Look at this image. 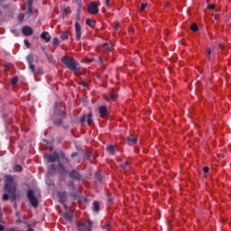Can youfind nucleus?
<instances>
[{"label": "nucleus", "mask_w": 231, "mask_h": 231, "mask_svg": "<svg viewBox=\"0 0 231 231\" xmlns=\"http://www.w3.org/2000/svg\"><path fill=\"white\" fill-rule=\"evenodd\" d=\"M4 180L5 182L4 190L7 193H5L2 197L3 201H15L17 199V183L14 181V177L11 175H5Z\"/></svg>", "instance_id": "1"}, {"label": "nucleus", "mask_w": 231, "mask_h": 231, "mask_svg": "<svg viewBox=\"0 0 231 231\" xmlns=\"http://www.w3.org/2000/svg\"><path fill=\"white\" fill-rule=\"evenodd\" d=\"M60 60L64 65H66L68 69H70V71H73L76 75L80 73V64L74 58L64 56Z\"/></svg>", "instance_id": "2"}, {"label": "nucleus", "mask_w": 231, "mask_h": 231, "mask_svg": "<svg viewBox=\"0 0 231 231\" xmlns=\"http://www.w3.org/2000/svg\"><path fill=\"white\" fill-rule=\"evenodd\" d=\"M48 163H55L58 162L59 172L60 174H68V170H66V166L60 162V157L59 156V152H53L52 153L47 156Z\"/></svg>", "instance_id": "3"}, {"label": "nucleus", "mask_w": 231, "mask_h": 231, "mask_svg": "<svg viewBox=\"0 0 231 231\" xmlns=\"http://www.w3.org/2000/svg\"><path fill=\"white\" fill-rule=\"evenodd\" d=\"M26 60L29 64V69H31L32 73H33L34 75H40V73H42L41 67L35 68V65H33L34 58L32 54H29L26 57Z\"/></svg>", "instance_id": "4"}, {"label": "nucleus", "mask_w": 231, "mask_h": 231, "mask_svg": "<svg viewBox=\"0 0 231 231\" xmlns=\"http://www.w3.org/2000/svg\"><path fill=\"white\" fill-rule=\"evenodd\" d=\"M27 199H29L31 205L34 208H37L39 207V199H37V197L33 194V190L28 189L27 190Z\"/></svg>", "instance_id": "5"}, {"label": "nucleus", "mask_w": 231, "mask_h": 231, "mask_svg": "<svg viewBox=\"0 0 231 231\" xmlns=\"http://www.w3.org/2000/svg\"><path fill=\"white\" fill-rule=\"evenodd\" d=\"M55 106H57V103L55 104ZM54 115L60 118L58 121H54L55 125H62V119H66V114L63 111H59L58 107H55Z\"/></svg>", "instance_id": "6"}, {"label": "nucleus", "mask_w": 231, "mask_h": 231, "mask_svg": "<svg viewBox=\"0 0 231 231\" xmlns=\"http://www.w3.org/2000/svg\"><path fill=\"white\" fill-rule=\"evenodd\" d=\"M88 12L90 15H97L98 13V5L95 2H90L88 5Z\"/></svg>", "instance_id": "7"}, {"label": "nucleus", "mask_w": 231, "mask_h": 231, "mask_svg": "<svg viewBox=\"0 0 231 231\" xmlns=\"http://www.w3.org/2000/svg\"><path fill=\"white\" fill-rule=\"evenodd\" d=\"M67 174H69V177L71 178V180H76L77 181L82 180V175L77 170H72L70 172L67 171Z\"/></svg>", "instance_id": "8"}, {"label": "nucleus", "mask_w": 231, "mask_h": 231, "mask_svg": "<svg viewBox=\"0 0 231 231\" xmlns=\"http://www.w3.org/2000/svg\"><path fill=\"white\" fill-rule=\"evenodd\" d=\"M75 33L76 41H80V39H82V27L79 22L75 23Z\"/></svg>", "instance_id": "9"}, {"label": "nucleus", "mask_w": 231, "mask_h": 231, "mask_svg": "<svg viewBox=\"0 0 231 231\" xmlns=\"http://www.w3.org/2000/svg\"><path fill=\"white\" fill-rule=\"evenodd\" d=\"M22 33L25 36V37H30V35H33V29H32V27L25 25L23 27L22 29Z\"/></svg>", "instance_id": "10"}, {"label": "nucleus", "mask_w": 231, "mask_h": 231, "mask_svg": "<svg viewBox=\"0 0 231 231\" xmlns=\"http://www.w3.org/2000/svg\"><path fill=\"white\" fill-rule=\"evenodd\" d=\"M126 141L128 145H136V143H138V138L134 137V135L126 137Z\"/></svg>", "instance_id": "11"}, {"label": "nucleus", "mask_w": 231, "mask_h": 231, "mask_svg": "<svg viewBox=\"0 0 231 231\" xmlns=\"http://www.w3.org/2000/svg\"><path fill=\"white\" fill-rule=\"evenodd\" d=\"M58 198L60 200V203H61V205H64V203H66V191H62V192H58Z\"/></svg>", "instance_id": "12"}, {"label": "nucleus", "mask_w": 231, "mask_h": 231, "mask_svg": "<svg viewBox=\"0 0 231 231\" xmlns=\"http://www.w3.org/2000/svg\"><path fill=\"white\" fill-rule=\"evenodd\" d=\"M41 38L43 39V41H45L46 42H50V41H51V35H50V32L46 31L42 32Z\"/></svg>", "instance_id": "13"}, {"label": "nucleus", "mask_w": 231, "mask_h": 231, "mask_svg": "<svg viewBox=\"0 0 231 231\" xmlns=\"http://www.w3.org/2000/svg\"><path fill=\"white\" fill-rule=\"evenodd\" d=\"M92 210L93 212H95L96 214L100 212V202L98 201H94L92 204Z\"/></svg>", "instance_id": "14"}, {"label": "nucleus", "mask_w": 231, "mask_h": 231, "mask_svg": "<svg viewBox=\"0 0 231 231\" xmlns=\"http://www.w3.org/2000/svg\"><path fill=\"white\" fill-rule=\"evenodd\" d=\"M98 111H99L100 116H106V115H107V106H99Z\"/></svg>", "instance_id": "15"}, {"label": "nucleus", "mask_w": 231, "mask_h": 231, "mask_svg": "<svg viewBox=\"0 0 231 231\" xmlns=\"http://www.w3.org/2000/svg\"><path fill=\"white\" fill-rule=\"evenodd\" d=\"M60 38L61 41H68L69 39V31L62 32Z\"/></svg>", "instance_id": "16"}, {"label": "nucleus", "mask_w": 231, "mask_h": 231, "mask_svg": "<svg viewBox=\"0 0 231 231\" xmlns=\"http://www.w3.org/2000/svg\"><path fill=\"white\" fill-rule=\"evenodd\" d=\"M77 226H78V231L88 230V225H86L84 223L78 222Z\"/></svg>", "instance_id": "17"}, {"label": "nucleus", "mask_w": 231, "mask_h": 231, "mask_svg": "<svg viewBox=\"0 0 231 231\" xmlns=\"http://www.w3.org/2000/svg\"><path fill=\"white\" fill-rule=\"evenodd\" d=\"M106 151H107V152H109V154H111L112 156H115L116 152H115V146L113 144H109L106 147Z\"/></svg>", "instance_id": "18"}, {"label": "nucleus", "mask_w": 231, "mask_h": 231, "mask_svg": "<svg viewBox=\"0 0 231 231\" xmlns=\"http://www.w3.org/2000/svg\"><path fill=\"white\" fill-rule=\"evenodd\" d=\"M109 97L111 100H116V98H118V92H116V90H111L109 93Z\"/></svg>", "instance_id": "19"}, {"label": "nucleus", "mask_w": 231, "mask_h": 231, "mask_svg": "<svg viewBox=\"0 0 231 231\" xmlns=\"http://www.w3.org/2000/svg\"><path fill=\"white\" fill-rule=\"evenodd\" d=\"M103 48H105V53H111V51H113V48L109 47V44L107 42H105L103 44Z\"/></svg>", "instance_id": "20"}, {"label": "nucleus", "mask_w": 231, "mask_h": 231, "mask_svg": "<svg viewBox=\"0 0 231 231\" xmlns=\"http://www.w3.org/2000/svg\"><path fill=\"white\" fill-rule=\"evenodd\" d=\"M55 171H57V167L55 166V164H51L49 167H48V172L49 174H54Z\"/></svg>", "instance_id": "21"}, {"label": "nucleus", "mask_w": 231, "mask_h": 231, "mask_svg": "<svg viewBox=\"0 0 231 231\" xmlns=\"http://www.w3.org/2000/svg\"><path fill=\"white\" fill-rule=\"evenodd\" d=\"M64 219H66V221H71V219H73V214H71V212H66L63 215Z\"/></svg>", "instance_id": "22"}, {"label": "nucleus", "mask_w": 231, "mask_h": 231, "mask_svg": "<svg viewBox=\"0 0 231 231\" xmlns=\"http://www.w3.org/2000/svg\"><path fill=\"white\" fill-rule=\"evenodd\" d=\"M86 24L88 26H90V28H95V25H96L95 21H93L91 19H87L86 20Z\"/></svg>", "instance_id": "23"}, {"label": "nucleus", "mask_w": 231, "mask_h": 231, "mask_svg": "<svg viewBox=\"0 0 231 231\" xmlns=\"http://www.w3.org/2000/svg\"><path fill=\"white\" fill-rule=\"evenodd\" d=\"M87 118H88V120H87V122H88V125H91V124H93V113H88V116H87Z\"/></svg>", "instance_id": "24"}, {"label": "nucleus", "mask_w": 231, "mask_h": 231, "mask_svg": "<svg viewBox=\"0 0 231 231\" xmlns=\"http://www.w3.org/2000/svg\"><path fill=\"white\" fill-rule=\"evenodd\" d=\"M52 46H55V48H59V46H60V42L59 41V38H53Z\"/></svg>", "instance_id": "25"}, {"label": "nucleus", "mask_w": 231, "mask_h": 231, "mask_svg": "<svg viewBox=\"0 0 231 231\" xmlns=\"http://www.w3.org/2000/svg\"><path fill=\"white\" fill-rule=\"evenodd\" d=\"M206 55L208 57V59H210V57H214V53H212V49H210V47H207V51H206Z\"/></svg>", "instance_id": "26"}, {"label": "nucleus", "mask_w": 231, "mask_h": 231, "mask_svg": "<svg viewBox=\"0 0 231 231\" xmlns=\"http://www.w3.org/2000/svg\"><path fill=\"white\" fill-rule=\"evenodd\" d=\"M127 167H129V163L125 162L119 166V169H120V171H125L127 169Z\"/></svg>", "instance_id": "27"}, {"label": "nucleus", "mask_w": 231, "mask_h": 231, "mask_svg": "<svg viewBox=\"0 0 231 231\" xmlns=\"http://www.w3.org/2000/svg\"><path fill=\"white\" fill-rule=\"evenodd\" d=\"M190 30L192 32H198L199 30V27H198L197 23H192L191 26H190Z\"/></svg>", "instance_id": "28"}, {"label": "nucleus", "mask_w": 231, "mask_h": 231, "mask_svg": "<svg viewBox=\"0 0 231 231\" xmlns=\"http://www.w3.org/2000/svg\"><path fill=\"white\" fill-rule=\"evenodd\" d=\"M17 82H19V78L14 77V78L11 79V85L12 86H15V84H17Z\"/></svg>", "instance_id": "29"}, {"label": "nucleus", "mask_w": 231, "mask_h": 231, "mask_svg": "<svg viewBox=\"0 0 231 231\" xmlns=\"http://www.w3.org/2000/svg\"><path fill=\"white\" fill-rule=\"evenodd\" d=\"M67 187H69V190H75V184L73 183V181H69L67 184Z\"/></svg>", "instance_id": "30"}, {"label": "nucleus", "mask_w": 231, "mask_h": 231, "mask_svg": "<svg viewBox=\"0 0 231 231\" xmlns=\"http://www.w3.org/2000/svg\"><path fill=\"white\" fill-rule=\"evenodd\" d=\"M93 228V222L91 220H88L87 230L91 231Z\"/></svg>", "instance_id": "31"}, {"label": "nucleus", "mask_w": 231, "mask_h": 231, "mask_svg": "<svg viewBox=\"0 0 231 231\" xmlns=\"http://www.w3.org/2000/svg\"><path fill=\"white\" fill-rule=\"evenodd\" d=\"M106 199H107V203H109V205H113V197H111V194H106Z\"/></svg>", "instance_id": "32"}, {"label": "nucleus", "mask_w": 231, "mask_h": 231, "mask_svg": "<svg viewBox=\"0 0 231 231\" xmlns=\"http://www.w3.org/2000/svg\"><path fill=\"white\" fill-rule=\"evenodd\" d=\"M83 160H88L89 162H93V159H91V154L88 152L84 154Z\"/></svg>", "instance_id": "33"}, {"label": "nucleus", "mask_w": 231, "mask_h": 231, "mask_svg": "<svg viewBox=\"0 0 231 231\" xmlns=\"http://www.w3.org/2000/svg\"><path fill=\"white\" fill-rule=\"evenodd\" d=\"M95 178L97 180V181H99V183H102V175L100 173L97 172L95 174Z\"/></svg>", "instance_id": "34"}, {"label": "nucleus", "mask_w": 231, "mask_h": 231, "mask_svg": "<svg viewBox=\"0 0 231 231\" xmlns=\"http://www.w3.org/2000/svg\"><path fill=\"white\" fill-rule=\"evenodd\" d=\"M70 198H74V199H77L79 198V195L75 192V190H72L69 193Z\"/></svg>", "instance_id": "35"}, {"label": "nucleus", "mask_w": 231, "mask_h": 231, "mask_svg": "<svg viewBox=\"0 0 231 231\" xmlns=\"http://www.w3.org/2000/svg\"><path fill=\"white\" fill-rule=\"evenodd\" d=\"M110 226H111V222H107L103 226V230H109Z\"/></svg>", "instance_id": "36"}, {"label": "nucleus", "mask_w": 231, "mask_h": 231, "mask_svg": "<svg viewBox=\"0 0 231 231\" xmlns=\"http://www.w3.org/2000/svg\"><path fill=\"white\" fill-rule=\"evenodd\" d=\"M14 169L15 172H21V171H23V167L21 165H15Z\"/></svg>", "instance_id": "37"}, {"label": "nucleus", "mask_w": 231, "mask_h": 231, "mask_svg": "<svg viewBox=\"0 0 231 231\" xmlns=\"http://www.w3.org/2000/svg\"><path fill=\"white\" fill-rule=\"evenodd\" d=\"M145 8H147V3H142L141 4V12H143V10H145Z\"/></svg>", "instance_id": "38"}, {"label": "nucleus", "mask_w": 231, "mask_h": 231, "mask_svg": "<svg viewBox=\"0 0 231 231\" xmlns=\"http://www.w3.org/2000/svg\"><path fill=\"white\" fill-rule=\"evenodd\" d=\"M27 14H33V6L28 5Z\"/></svg>", "instance_id": "39"}, {"label": "nucleus", "mask_w": 231, "mask_h": 231, "mask_svg": "<svg viewBox=\"0 0 231 231\" xmlns=\"http://www.w3.org/2000/svg\"><path fill=\"white\" fill-rule=\"evenodd\" d=\"M208 10H214L216 8V5L209 4V5H208Z\"/></svg>", "instance_id": "40"}, {"label": "nucleus", "mask_w": 231, "mask_h": 231, "mask_svg": "<svg viewBox=\"0 0 231 231\" xmlns=\"http://www.w3.org/2000/svg\"><path fill=\"white\" fill-rule=\"evenodd\" d=\"M208 171H210V168H208V166H205V167L203 168V172H204L205 174H207V173L208 172Z\"/></svg>", "instance_id": "41"}, {"label": "nucleus", "mask_w": 231, "mask_h": 231, "mask_svg": "<svg viewBox=\"0 0 231 231\" xmlns=\"http://www.w3.org/2000/svg\"><path fill=\"white\" fill-rule=\"evenodd\" d=\"M18 19H19V21H24V14H19V16H18Z\"/></svg>", "instance_id": "42"}, {"label": "nucleus", "mask_w": 231, "mask_h": 231, "mask_svg": "<svg viewBox=\"0 0 231 231\" xmlns=\"http://www.w3.org/2000/svg\"><path fill=\"white\" fill-rule=\"evenodd\" d=\"M60 158H62V160H64L66 158V155L64 154L63 152H60V153L59 154Z\"/></svg>", "instance_id": "43"}, {"label": "nucleus", "mask_w": 231, "mask_h": 231, "mask_svg": "<svg viewBox=\"0 0 231 231\" xmlns=\"http://www.w3.org/2000/svg\"><path fill=\"white\" fill-rule=\"evenodd\" d=\"M33 0H27V6H32Z\"/></svg>", "instance_id": "44"}, {"label": "nucleus", "mask_w": 231, "mask_h": 231, "mask_svg": "<svg viewBox=\"0 0 231 231\" xmlns=\"http://www.w3.org/2000/svg\"><path fill=\"white\" fill-rule=\"evenodd\" d=\"M64 10L66 14H69L71 12V8H69V6H67Z\"/></svg>", "instance_id": "45"}, {"label": "nucleus", "mask_w": 231, "mask_h": 231, "mask_svg": "<svg viewBox=\"0 0 231 231\" xmlns=\"http://www.w3.org/2000/svg\"><path fill=\"white\" fill-rule=\"evenodd\" d=\"M71 158H75V156H79V152H74L70 154Z\"/></svg>", "instance_id": "46"}, {"label": "nucleus", "mask_w": 231, "mask_h": 231, "mask_svg": "<svg viewBox=\"0 0 231 231\" xmlns=\"http://www.w3.org/2000/svg\"><path fill=\"white\" fill-rule=\"evenodd\" d=\"M63 160H64L65 163H69V165H70V161H69V159H68L67 157H65Z\"/></svg>", "instance_id": "47"}, {"label": "nucleus", "mask_w": 231, "mask_h": 231, "mask_svg": "<svg viewBox=\"0 0 231 231\" xmlns=\"http://www.w3.org/2000/svg\"><path fill=\"white\" fill-rule=\"evenodd\" d=\"M81 86H83V88H88V83L86 81H82Z\"/></svg>", "instance_id": "48"}, {"label": "nucleus", "mask_w": 231, "mask_h": 231, "mask_svg": "<svg viewBox=\"0 0 231 231\" xmlns=\"http://www.w3.org/2000/svg\"><path fill=\"white\" fill-rule=\"evenodd\" d=\"M111 2V0H106V6H107V8H110L111 5H109V3Z\"/></svg>", "instance_id": "49"}, {"label": "nucleus", "mask_w": 231, "mask_h": 231, "mask_svg": "<svg viewBox=\"0 0 231 231\" xmlns=\"http://www.w3.org/2000/svg\"><path fill=\"white\" fill-rule=\"evenodd\" d=\"M225 46H223V44L219 43L218 44V50H224Z\"/></svg>", "instance_id": "50"}, {"label": "nucleus", "mask_w": 231, "mask_h": 231, "mask_svg": "<svg viewBox=\"0 0 231 231\" xmlns=\"http://www.w3.org/2000/svg\"><path fill=\"white\" fill-rule=\"evenodd\" d=\"M11 231H21V229H19V227H13L11 228Z\"/></svg>", "instance_id": "51"}, {"label": "nucleus", "mask_w": 231, "mask_h": 231, "mask_svg": "<svg viewBox=\"0 0 231 231\" xmlns=\"http://www.w3.org/2000/svg\"><path fill=\"white\" fill-rule=\"evenodd\" d=\"M81 124H84V122H86V116H84L81 119H80Z\"/></svg>", "instance_id": "52"}, {"label": "nucleus", "mask_w": 231, "mask_h": 231, "mask_svg": "<svg viewBox=\"0 0 231 231\" xmlns=\"http://www.w3.org/2000/svg\"><path fill=\"white\" fill-rule=\"evenodd\" d=\"M24 44H25V46H27V48H30V42L25 41V42H24Z\"/></svg>", "instance_id": "53"}, {"label": "nucleus", "mask_w": 231, "mask_h": 231, "mask_svg": "<svg viewBox=\"0 0 231 231\" xmlns=\"http://www.w3.org/2000/svg\"><path fill=\"white\" fill-rule=\"evenodd\" d=\"M115 30H120V23H117V24L115 26Z\"/></svg>", "instance_id": "54"}, {"label": "nucleus", "mask_w": 231, "mask_h": 231, "mask_svg": "<svg viewBox=\"0 0 231 231\" xmlns=\"http://www.w3.org/2000/svg\"><path fill=\"white\" fill-rule=\"evenodd\" d=\"M27 226H28L27 231H33V228H32V226L28 225Z\"/></svg>", "instance_id": "55"}, {"label": "nucleus", "mask_w": 231, "mask_h": 231, "mask_svg": "<svg viewBox=\"0 0 231 231\" xmlns=\"http://www.w3.org/2000/svg\"><path fill=\"white\" fill-rule=\"evenodd\" d=\"M0 231H5V226L0 225Z\"/></svg>", "instance_id": "56"}, {"label": "nucleus", "mask_w": 231, "mask_h": 231, "mask_svg": "<svg viewBox=\"0 0 231 231\" xmlns=\"http://www.w3.org/2000/svg\"><path fill=\"white\" fill-rule=\"evenodd\" d=\"M82 6H80L79 5V8L78 9V15H80V8H81Z\"/></svg>", "instance_id": "57"}, {"label": "nucleus", "mask_w": 231, "mask_h": 231, "mask_svg": "<svg viewBox=\"0 0 231 231\" xmlns=\"http://www.w3.org/2000/svg\"><path fill=\"white\" fill-rule=\"evenodd\" d=\"M2 6H3V8H8L9 5H2Z\"/></svg>", "instance_id": "58"}, {"label": "nucleus", "mask_w": 231, "mask_h": 231, "mask_svg": "<svg viewBox=\"0 0 231 231\" xmlns=\"http://www.w3.org/2000/svg\"><path fill=\"white\" fill-rule=\"evenodd\" d=\"M18 223H23V220H18Z\"/></svg>", "instance_id": "59"}, {"label": "nucleus", "mask_w": 231, "mask_h": 231, "mask_svg": "<svg viewBox=\"0 0 231 231\" xmlns=\"http://www.w3.org/2000/svg\"><path fill=\"white\" fill-rule=\"evenodd\" d=\"M80 19V16H79V14H78V20H79Z\"/></svg>", "instance_id": "60"}, {"label": "nucleus", "mask_w": 231, "mask_h": 231, "mask_svg": "<svg viewBox=\"0 0 231 231\" xmlns=\"http://www.w3.org/2000/svg\"><path fill=\"white\" fill-rule=\"evenodd\" d=\"M42 51H46V48H42Z\"/></svg>", "instance_id": "61"}, {"label": "nucleus", "mask_w": 231, "mask_h": 231, "mask_svg": "<svg viewBox=\"0 0 231 231\" xmlns=\"http://www.w3.org/2000/svg\"><path fill=\"white\" fill-rule=\"evenodd\" d=\"M222 158H225V154H221Z\"/></svg>", "instance_id": "62"}, {"label": "nucleus", "mask_w": 231, "mask_h": 231, "mask_svg": "<svg viewBox=\"0 0 231 231\" xmlns=\"http://www.w3.org/2000/svg\"><path fill=\"white\" fill-rule=\"evenodd\" d=\"M106 98V100H109L107 97H105Z\"/></svg>", "instance_id": "63"}, {"label": "nucleus", "mask_w": 231, "mask_h": 231, "mask_svg": "<svg viewBox=\"0 0 231 231\" xmlns=\"http://www.w3.org/2000/svg\"><path fill=\"white\" fill-rule=\"evenodd\" d=\"M16 216H19V213H16Z\"/></svg>", "instance_id": "64"}]
</instances>
